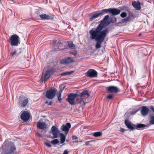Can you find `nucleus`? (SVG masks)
<instances>
[{
	"instance_id": "nucleus-29",
	"label": "nucleus",
	"mask_w": 154,
	"mask_h": 154,
	"mask_svg": "<svg viewBox=\"0 0 154 154\" xmlns=\"http://www.w3.org/2000/svg\"><path fill=\"white\" fill-rule=\"evenodd\" d=\"M77 103V104H81L82 105H84L85 104V103L84 99L82 98V97L80 98V100Z\"/></svg>"
},
{
	"instance_id": "nucleus-6",
	"label": "nucleus",
	"mask_w": 154,
	"mask_h": 154,
	"mask_svg": "<svg viewBox=\"0 0 154 154\" xmlns=\"http://www.w3.org/2000/svg\"><path fill=\"white\" fill-rule=\"evenodd\" d=\"M28 103V100L27 97L22 96H20L18 100L19 106L22 107L26 106Z\"/></svg>"
},
{
	"instance_id": "nucleus-30",
	"label": "nucleus",
	"mask_w": 154,
	"mask_h": 154,
	"mask_svg": "<svg viewBox=\"0 0 154 154\" xmlns=\"http://www.w3.org/2000/svg\"><path fill=\"white\" fill-rule=\"evenodd\" d=\"M62 92V90H60L59 92L57 93V95L58 97V100L60 101L61 100V94Z\"/></svg>"
},
{
	"instance_id": "nucleus-48",
	"label": "nucleus",
	"mask_w": 154,
	"mask_h": 154,
	"mask_svg": "<svg viewBox=\"0 0 154 154\" xmlns=\"http://www.w3.org/2000/svg\"><path fill=\"white\" fill-rule=\"evenodd\" d=\"M138 111V110H137L135 111L134 112V113H136Z\"/></svg>"
},
{
	"instance_id": "nucleus-10",
	"label": "nucleus",
	"mask_w": 154,
	"mask_h": 154,
	"mask_svg": "<svg viewBox=\"0 0 154 154\" xmlns=\"http://www.w3.org/2000/svg\"><path fill=\"white\" fill-rule=\"evenodd\" d=\"M86 76L90 78H95L97 77V72L94 69H89L85 73Z\"/></svg>"
},
{
	"instance_id": "nucleus-26",
	"label": "nucleus",
	"mask_w": 154,
	"mask_h": 154,
	"mask_svg": "<svg viewBox=\"0 0 154 154\" xmlns=\"http://www.w3.org/2000/svg\"><path fill=\"white\" fill-rule=\"evenodd\" d=\"M131 20V17H128L122 19L121 23H126L128 22H129Z\"/></svg>"
},
{
	"instance_id": "nucleus-40",
	"label": "nucleus",
	"mask_w": 154,
	"mask_h": 154,
	"mask_svg": "<svg viewBox=\"0 0 154 154\" xmlns=\"http://www.w3.org/2000/svg\"><path fill=\"white\" fill-rule=\"evenodd\" d=\"M45 144L48 147H51V144L49 143L48 142H45Z\"/></svg>"
},
{
	"instance_id": "nucleus-28",
	"label": "nucleus",
	"mask_w": 154,
	"mask_h": 154,
	"mask_svg": "<svg viewBox=\"0 0 154 154\" xmlns=\"http://www.w3.org/2000/svg\"><path fill=\"white\" fill-rule=\"evenodd\" d=\"M147 126L146 125H145L143 124H139L136 126V128L135 129H137V128H145Z\"/></svg>"
},
{
	"instance_id": "nucleus-7",
	"label": "nucleus",
	"mask_w": 154,
	"mask_h": 154,
	"mask_svg": "<svg viewBox=\"0 0 154 154\" xmlns=\"http://www.w3.org/2000/svg\"><path fill=\"white\" fill-rule=\"evenodd\" d=\"M56 93L54 88H50L46 91V97L49 99H52L55 97Z\"/></svg>"
},
{
	"instance_id": "nucleus-9",
	"label": "nucleus",
	"mask_w": 154,
	"mask_h": 154,
	"mask_svg": "<svg viewBox=\"0 0 154 154\" xmlns=\"http://www.w3.org/2000/svg\"><path fill=\"white\" fill-rule=\"evenodd\" d=\"M106 90L108 93H117L120 91L118 87L113 86L106 87Z\"/></svg>"
},
{
	"instance_id": "nucleus-32",
	"label": "nucleus",
	"mask_w": 154,
	"mask_h": 154,
	"mask_svg": "<svg viewBox=\"0 0 154 154\" xmlns=\"http://www.w3.org/2000/svg\"><path fill=\"white\" fill-rule=\"evenodd\" d=\"M149 123L152 125L154 124V116L153 115L150 116Z\"/></svg>"
},
{
	"instance_id": "nucleus-8",
	"label": "nucleus",
	"mask_w": 154,
	"mask_h": 154,
	"mask_svg": "<svg viewBox=\"0 0 154 154\" xmlns=\"http://www.w3.org/2000/svg\"><path fill=\"white\" fill-rule=\"evenodd\" d=\"M109 17V16L108 15L105 16L103 20L101 21L100 23L94 30L101 31L104 26L106 21L108 20Z\"/></svg>"
},
{
	"instance_id": "nucleus-34",
	"label": "nucleus",
	"mask_w": 154,
	"mask_h": 154,
	"mask_svg": "<svg viewBox=\"0 0 154 154\" xmlns=\"http://www.w3.org/2000/svg\"><path fill=\"white\" fill-rule=\"evenodd\" d=\"M51 143L53 144H56L59 143V140L57 139L53 140L51 141Z\"/></svg>"
},
{
	"instance_id": "nucleus-19",
	"label": "nucleus",
	"mask_w": 154,
	"mask_h": 154,
	"mask_svg": "<svg viewBox=\"0 0 154 154\" xmlns=\"http://www.w3.org/2000/svg\"><path fill=\"white\" fill-rule=\"evenodd\" d=\"M121 12L120 10L116 8H110V13L113 16H116L119 14Z\"/></svg>"
},
{
	"instance_id": "nucleus-23",
	"label": "nucleus",
	"mask_w": 154,
	"mask_h": 154,
	"mask_svg": "<svg viewBox=\"0 0 154 154\" xmlns=\"http://www.w3.org/2000/svg\"><path fill=\"white\" fill-rule=\"evenodd\" d=\"M60 137L61 143H63L65 142L66 139V137L63 134L60 133Z\"/></svg>"
},
{
	"instance_id": "nucleus-22",
	"label": "nucleus",
	"mask_w": 154,
	"mask_h": 154,
	"mask_svg": "<svg viewBox=\"0 0 154 154\" xmlns=\"http://www.w3.org/2000/svg\"><path fill=\"white\" fill-rule=\"evenodd\" d=\"M101 15V14L100 12V11L97 14H94L90 18V21H92L94 19H95V18H96L100 16Z\"/></svg>"
},
{
	"instance_id": "nucleus-5",
	"label": "nucleus",
	"mask_w": 154,
	"mask_h": 154,
	"mask_svg": "<svg viewBox=\"0 0 154 154\" xmlns=\"http://www.w3.org/2000/svg\"><path fill=\"white\" fill-rule=\"evenodd\" d=\"M79 94H74L71 93L68 96L67 101L71 105H74L76 103L75 100V99L79 96Z\"/></svg>"
},
{
	"instance_id": "nucleus-20",
	"label": "nucleus",
	"mask_w": 154,
	"mask_h": 154,
	"mask_svg": "<svg viewBox=\"0 0 154 154\" xmlns=\"http://www.w3.org/2000/svg\"><path fill=\"white\" fill-rule=\"evenodd\" d=\"M132 5L133 7L137 10H139L141 8L140 3L139 2H137L135 1H133Z\"/></svg>"
},
{
	"instance_id": "nucleus-33",
	"label": "nucleus",
	"mask_w": 154,
	"mask_h": 154,
	"mask_svg": "<svg viewBox=\"0 0 154 154\" xmlns=\"http://www.w3.org/2000/svg\"><path fill=\"white\" fill-rule=\"evenodd\" d=\"M95 141L94 140H91L88 141H86L85 143V145L86 146H90L92 145V144H91V143Z\"/></svg>"
},
{
	"instance_id": "nucleus-45",
	"label": "nucleus",
	"mask_w": 154,
	"mask_h": 154,
	"mask_svg": "<svg viewBox=\"0 0 154 154\" xmlns=\"http://www.w3.org/2000/svg\"><path fill=\"white\" fill-rule=\"evenodd\" d=\"M68 151L67 150H65L63 153V154H68Z\"/></svg>"
},
{
	"instance_id": "nucleus-42",
	"label": "nucleus",
	"mask_w": 154,
	"mask_h": 154,
	"mask_svg": "<svg viewBox=\"0 0 154 154\" xmlns=\"http://www.w3.org/2000/svg\"><path fill=\"white\" fill-rule=\"evenodd\" d=\"M72 140H75L77 139H78V137L74 135V136H72Z\"/></svg>"
},
{
	"instance_id": "nucleus-39",
	"label": "nucleus",
	"mask_w": 154,
	"mask_h": 154,
	"mask_svg": "<svg viewBox=\"0 0 154 154\" xmlns=\"http://www.w3.org/2000/svg\"><path fill=\"white\" fill-rule=\"evenodd\" d=\"M11 54L12 55V56H13L15 54H17V53L16 51H14V52H11Z\"/></svg>"
},
{
	"instance_id": "nucleus-15",
	"label": "nucleus",
	"mask_w": 154,
	"mask_h": 154,
	"mask_svg": "<svg viewBox=\"0 0 154 154\" xmlns=\"http://www.w3.org/2000/svg\"><path fill=\"white\" fill-rule=\"evenodd\" d=\"M149 112V109L146 106H142L141 110V115L145 116L148 114Z\"/></svg>"
},
{
	"instance_id": "nucleus-43",
	"label": "nucleus",
	"mask_w": 154,
	"mask_h": 154,
	"mask_svg": "<svg viewBox=\"0 0 154 154\" xmlns=\"http://www.w3.org/2000/svg\"><path fill=\"white\" fill-rule=\"evenodd\" d=\"M56 46H58L59 45H60L61 42H59V41H56Z\"/></svg>"
},
{
	"instance_id": "nucleus-47",
	"label": "nucleus",
	"mask_w": 154,
	"mask_h": 154,
	"mask_svg": "<svg viewBox=\"0 0 154 154\" xmlns=\"http://www.w3.org/2000/svg\"><path fill=\"white\" fill-rule=\"evenodd\" d=\"M38 136L39 137H42V136L41 135H40L38 133Z\"/></svg>"
},
{
	"instance_id": "nucleus-46",
	"label": "nucleus",
	"mask_w": 154,
	"mask_h": 154,
	"mask_svg": "<svg viewBox=\"0 0 154 154\" xmlns=\"http://www.w3.org/2000/svg\"><path fill=\"white\" fill-rule=\"evenodd\" d=\"M82 141H79L78 140H75V141H74L73 142H75V143H78V142H81Z\"/></svg>"
},
{
	"instance_id": "nucleus-25",
	"label": "nucleus",
	"mask_w": 154,
	"mask_h": 154,
	"mask_svg": "<svg viewBox=\"0 0 154 154\" xmlns=\"http://www.w3.org/2000/svg\"><path fill=\"white\" fill-rule=\"evenodd\" d=\"M67 43L68 44L69 47L71 49H74L75 48V45L73 44L72 42H67Z\"/></svg>"
},
{
	"instance_id": "nucleus-11",
	"label": "nucleus",
	"mask_w": 154,
	"mask_h": 154,
	"mask_svg": "<svg viewBox=\"0 0 154 154\" xmlns=\"http://www.w3.org/2000/svg\"><path fill=\"white\" fill-rule=\"evenodd\" d=\"M30 117L29 113L27 111H23L20 115V118L24 122H27Z\"/></svg>"
},
{
	"instance_id": "nucleus-24",
	"label": "nucleus",
	"mask_w": 154,
	"mask_h": 154,
	"mask_svg": "<svg viewBox=\"0 0 154 154\" xmlns=\"http://www.w3.org/2000/svg\"><path fill=\"white\" fill-rule=\"evenodd\" d=\"M79 93V96H80L81 97H82L84 95H87L88 97L89 96V94L87 90L83 91L81 93Z\"/></svg>"
},
{
	"instance_id": "nucleus-27",
	"label": "nucleus",
	"mask_w": 154,
	"mask_h": 154,
	"mask_svg": "<svg viewBox=\"0 0 154 154\" xmlns=\"http://www.w3.org/2000/svg\"><path fill=\"white\" fill-rule=\"evenodd\" d=\"M102 133L101 131L96 132L92 134V135L95 137H98L102 135Z\"/></svg>"
},
{
	"instance_id": "nucleus-31",
	"label": "nucleus",
	"mask_w": 154,
	"mask_h": 154,
	"mask_svg": "<svg viewBox=\"0 0 154 154\" xmlns=\"http://www.w3.org/2000/svg\"><path fill=\"white\" fill-rule=\"evenodd\" d=\"M74 72V71H71L68 72H65L61 74V76H66L67 75H70Z\"/></svg>"
},
{
	"instance_id": "nucleus-14",
	"label": "nucleus",
	"mask_w": 154,
	"mask_h": 154,
	"mask_svg": "<svg viewBox=\"0 0 154 154\" xmlns=\"http://www.w3.org/2000/svg\"><path fill=\"white\" fill-rule=\"evenodd\" d=\"M125 124L127 128L131 130H133L135 129L134 127L135 125L131 124V122L127 119H126L125 121Z\"/></svg>"
},
{
	"instance_id": "nucleus-18",
	"label": "nucleus",
	"mask_w": 154,
	"mask_h": 154,
	"mask_svg": "<svg viewBox=\"0 0 154 154\" xmlns=\"http://www.w3.org/2000/svg\"><path fill=\"white\" fill-rule=\"evenodd\" d=\"M37 126L40 129H43L47 128V125L44 122H39L37 123Z\"/></svg>"
},
{
	"instance_id": "nucleus-44",
	"label": "nucleus",
	"mask_w": 154,
	"mask_h": 154,
	"mask_svg": "<svg viewBox=\"0 0 154 154\" xmlns=\"http://www.w3.org/2000/svg\"><path fill=\"white\" fill-rule=\"evenodd\" d=\"M120 129V131L122 133H123L125 131V130L123 128H121Z\"/></svg>"
},
{
	"instance_id": "nucleus-38",
	"label": "nucleus",
	"mask_w": 154,
	"mask_h": 154,
	"mask_svg": "<svg viewBox=\"0 0 154 154\" xmlns=\"http://www.w3.org/2000/svg\"><path fill=\"white\" fill-rule=\"evenodd\" d=\"M113 97V95L112 94H109L108 95L107 97V98L109 99H112Z\"/></svg>"
},
{
	"instance_id": "nucleus-13",
	"label": "nucleus",
	"mask_w": 154,
	"mask_h": 154,
	"mask_svg": "<svg viewBox=\"0 0 154 154\" xmlns=\"http://www.w3.org/2000/svg\"><path fill=\"white\" fill-rule=\"evenodd\" d=\"M74 57H68L62 59L61 63L62 64H65L74 62Z\"/></svg>"
},
{
	"instance_id": "nucleus-41",
	"label": "nucleus",
	"mask_w": 154,
	"mask_h": 154,
	"mask_svg": "<svg viewBox=\"0 0 154 154\" xmlns=\"http://www.w3.org/2000/svg\"><path fill=\"white\" fill-rule=\"evenodd\" d=\"M149 108L151 109L154 113V107L153 106H150Z\"/></svg>"
},
{
	"instance_id": "nucleus-12",
	"label": "nucleus",
	"mask_w": 154,
	"mask_h": 154,
	"mask_svg": "<svg viewBox=\"0 0 154 154\" xmlns=\"http://www.w3.org/2000/svg\"><path fill=\"white\" fill-rule=\"evenodd\" d=\"M71 127V124L69 123H67L65 125H62L60 127V129L65 132V134H67Z\"/></svg>"
},
{
	"instance_id": "nucleus-49",
	"label": "nucleus",
	"mask_w": 154,
	"mask_h": 154,
	"mask_svg": "<svg viewBox=\"0 0 154 154\" xmlns=\"http://www.w3.org/2000/svg\"><path fill=\"white\" fill-rule=\"evenodd\" d=\"M141 35V34H139V35Z\"/></svg>"
},
{
	"instance_id": "nucleus-17",
	"label": "nucleus",
	"mask_w": 154,
	"mask_h": 154,
	"mask_svg": "<svg viewBox=\"0 0 154 154\" xmlns=\"http://www.w3.org/2000/svg\"><path fill=\"white\" fill-rule=\"evenodd\" d=\"M39 16L40 17V19L43 20H52L53 18L52 16L45 14L40 15Z\"/></svg>"
},
{
	"instance_id": "nucleus-2",
	"label": "nucleus",
	"mask_w": 154,
	"mask_h": 154,
	"mask_svg": "<svg viewBox=\"0 0 154 154\" xmlns=\"http://www.w3.org/2000/svg\"><path fill=\"white\" fill-rule=\"evenodd\" d=\"M6 146H8L9 152L3 149H0V154H14L16 150V148L14 143L10 142L6 144Z\"/></svg>"
},
{
	"instance_id": "nucleus-4",
	"label": "nucleus",
	"mask_w": 154,
	"mask_h": 154,
	"mask_svg": "<svg viewBox=\"0 0 154 154\" xmlns=\"http://www.w3.org/2000/svg\"><path fill=\"white\" fill-rule=\"evenodd\" d=\"M19 38V36L16 34L12 35L10 38L11 45L17 46L20 44Z\"/></svg>"
},
{
	"instance_id": "nucleus-35",
	"label": "nucleus",
	"mask_w": 154,
	"mask_h": 154,
	"mask_svg": "<svg viewBox=\"0 0 154 154\" xmlns=\"http://www.w3.org/2000/svg\"><path fill=\"white\" fill-rule=\"evenodd\" d=\"M70 52V53L75 56L77 54V51L75 49L71 51Z\"/></svg>"
},
{
	"instance_id": "nucleus-50",
	"label": "nucleus",
	"mask_w": 154,
	"mask_h": 154,
	"mask_svg": "<svg viewBox=\"0 0 154 154\" xmlns=\"http://www.w3.org/2000/svg\"><path fill=\"white\" fill-rule=\"evenodd\" d=\"M20 53H21V52H20L19 53V54Z\"/></svg>"
},
{
	"instance_id": "nucleus-1",
	"label": "nucleus",
	"mask_w": 154,
	"mask_h": 154,
	"mask_svg": "<svg viewBox=\"0 0 154 154\" xmlns=\"http://www.w3.org/2000/svg\"><path fill=\"white\" fill-rule=\"evenodd\" d=\"M108 31V30L107 29L103 30L101 31L96 30H91L89 31L90 38L97 41L95 45L96 49L101 47V44L103 42Z\"/></svg>"
},
{
	"instance_id": "nucleus-36",
	"label": "nucleus",
	"mask_w": 154,
	"mask_h": 154,
	"mask_svg": "<svg viewBox=\"0 0 154 154\" xmlns=\"http://www.w3.org/2000/svg\"><path fill=\"white\" fill-rule=\"evenodd\" d=\"M126 13L125 12H123L120 14V16L122 18H125L126 17Z\"/></svg>"
},
{
	"instance_id": "nucleus-3",
	"label": "nucleus",
	"mask_w": 154,
	"mask_h": 154,
	"mask_svg": "<svg viewBox=\"0 0 154 154\" xmlns=\"http://www.w3.org/2000/svg\"><path fill=\"white\" fill-rule=\"evenodd\" d=\"M54 72L52 69H48L46 71L44 74H43L40 79L41 82L46 81L52 75Z\"/></svg>"
},
{
	"instance_id": "nucleus-16",
	"label": "nucleus",
	"mask_w": 154,
	"mask_h": 154,
	"mask_svg": "<svg viewBox=\"0 0 154 154\" xmlns=\"http://www.w3.org/2000/svg\"><path fill=\"white\" fill-rule=\"evenodd\" d=\"M52 134L54 138H56L57 137L58 134L59 133L58 129L54 126H53L51 128Z\"/></svg>"
},
{
	"instance_id": "nucleus-37",
	"label": "nucleus",
	"mask_w": 154,
	"mask_h": 154,
	"mask_svg": "<svg viewBox=\"0 0 154 154\" xmlns=\"http://www.w3.org/2000/svg\"><path fill=\"white\" fill-rule=\"evenodd\" d=\"M45 103L47 104L48 105H52V101H50L49 102L48 101H46L45 102Z\"/></svg>"
},
{
	"instance_id": "nucleus-21",
	"label": "nucleus",
	"mask_w": 154,
	"mask_h": 154,
	"mask_svg": "<svg viewBox=\"0 0 154 154\" xmlns=\"http://www.w3.org/2000/svg\"><path fill=\"white\" fill-rule=\"evenodd\" d=\"M99 11L101 15H102L105 13L107 14L108 13H110V8L108 9H103Z\"/></svg>"
}]
</instances>
